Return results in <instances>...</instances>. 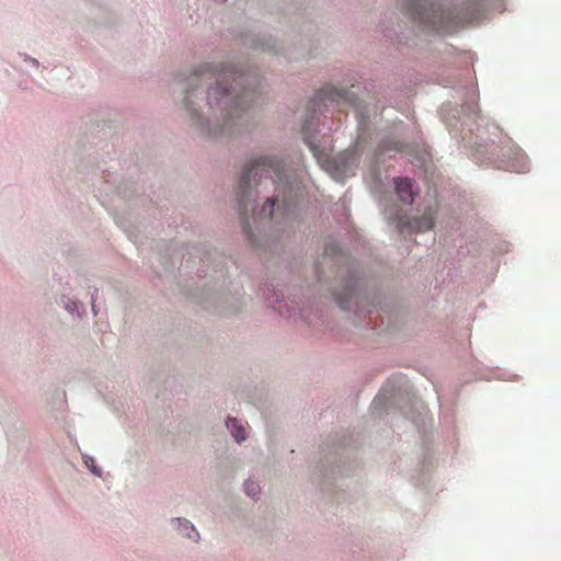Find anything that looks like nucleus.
I'll return each instance as SVG.
<instances>
[{
  "mask_svg": "<svg viewBox=\"0 0 561 561\" xmlns=\"http://www.w3.org/2000/svg\"><path fill=\"white\" fill-rule=\"evenodd\" d=\"M396 194L404 205H411L414 201L415 192L413 182L408 178H398L393 180Z\"/></svg>",
  "mask_w": 561,
  "mask_h": 561,
  "instance_id": "0eeeda50",
  "label": "nucleus"
},
{
  "mask_svg": "<svg viewBox=\"0 0 561 561\" xmlns=\"http://www.w3.org/2000/svg\"><path fill=\"white\" fill-rule=\"evenodd\" d=\"M180 531H182L187 538L190 539H196L198 537V533L194 528V526L191 524V522L184 519H178Z\"/></svg>",
  "mask_w": 561,
  "mask_h": 561,
  "instance_id": "1a4fd4ad",
  "label": "nucleus"
},
{
  "mask_svg": "<svg viewBox=\"0 0 561 561\" xmlns=\"http://www.w3.org/2000/svg\"><path fill=\"white\" fill-rule=\"evenodd\" d=\"M379 176H380V172L378 170H376V167L374 165L371 168V171H370V178L374 180V181H379Z\"/></svg>",
  "mask_w": 561,
  "mask_h": 561,
  "instance_id": "ddd939ff",
  "label": "nucleus"
},
{
  "mask_svg": "<svg viewBox=\"0 0 561 561\" xmlns=\"http://www.w3.org/2000/svg\"><path fill=\"white\" fill-rule=\"evenodd\" d=\"M191 90H187L186 92V96H185V102H186V106L188 107V102H190V94H191Z\"/></svg>",
  "mask_w": 561,
  "mask_h": 561,
  "instance_id": "4468645a",
  "label": "nucleus"
},
{
  "mask_svg": "<svg viewBox=\"0 0 561 561\" xmlns=\"http://www.w3.org/2000/svg\"><path fill=\"white\" fill-rule=\"evenodd\" d=\"M272 173L280 179V161L272 157H260L252 160L241 173L237 194L240 208L239 211L242 219L245 221V228L249 227L245 199L250 195L251 184H257L259 180L263 175L270 176Z\"/></svg>",
  "mask_w": 561,
  "mask_h": 561,
  "instance_id": "f03ea898",
  "label": "nucleus"
},
{
  "mask_svg": "<svg viewBox=\"0 0 561 561\" xmlns=\"http://www.w3.org/2000/svg\"><path fill=\"white\" fill-rule=\"evenodd\" d=\"M216 78V88L208 90L207 99L210 106L225 105L229 118L239 116V110L249 106L255 96V90L245 88L243 84L248 78L232 66L222 67L220 70L210 66H203L190 78L191 81H199Z\"/></svg>",
  "mask_w": 561,
  "mask_h": 561,
  "instance_id": "f257e3e1",
  "label": "nucleus"
},
{
  "mask_svg": "<svg viewBox=\"0 0 561 561\" xmlns=\"http://www.w3.org/2000/svg\"><path fill=\"white\" fill-rule=\"evenodd\" d=\"M227 427L231 431L232 436L234 437V439L238 443L245 440V438H247L245 428L241 425V423L237 419L229 417L227 420Z\"/></svg>",
  "mask_w": 561,
  "mask_h": 561,
  "instance_id": "6e6552de",
  "label": "nucleus"
},
{
  "mask_svg": "<svg viewBox=\"0 0 561 561\" xmlns=\"http://www.w3.org/2000/svg\"><path fill=\"white\" fill-rule=\"evenodd\" d=\"M328 103L336 104L337 106H351L355 104V96L347 90L328 84L318 91L310 104L312 110L316 111L320 105L327 106Z\"/></svg>",
  "mask_w": 561,
  "mask_h": 561,
  "instance_id": "20e7f679",
  "label": "nucleus"
},
{
  "mask_svg": "<svg viewBox=\"0 0 561 561\" xmlns=\"http://www.w3.org/2000/svg\"><path fill=\"white\" fill-rule=\"evenodd\" d=\"M274 206H275V199L268 198L266 201L265 205L262 207L260 215H262L266 218H271L273 215V211H274Z\"/></svg>",
  "mask_w": 561,
  "mask_h": 561,
  "instance_id": "f8f14e48",
  "label": "nucleus"
},
{
  "mask_svg": "<svg viewBox=\"0 0 561 561\" xmlns=\"http://www.w3.org/2000/svg\"><path fill=\"white\" fill-rule=\"evenodd\" d=\"M434 222L435 211L433 208L428 207L420 217H414L412 219L399 217L397 225L401 231L425 232L434 227Z\"/></svg>",
  "mask_w": 561,
  "mask_h": 561,
  "instance_id": "423d86ee",
  "label": "nucleus"
},
{
  "mask_svg": "<svg viewBox=\"0 0 561 561\" xmlns=\"http://www.w3.org/2000/svg\"><path fill=\"white\" fill-rule=\"evenodd\" d=\"M408 12L414 21L436 31L444 28V12L435 3L427 0H411Z\"/></svg>",
  "mask_w": 561,
  "mask_h": 561,
  "instance_id": "7ed1b4c3",
  "label": "nucleus"
},
{
  "mask_svg": "<svg viewBox=\"0 0 561 561\" xmlns=\"http://www.w3.org/2000/svg\"><path fill=\"white\" fill-rule=\"evenodd\" d=\"M270 176L273 179V181L276 183V190L278 191V194L276 196V199H279L280 191L283 194H285V191L287 190V183H283V180L285 178V170L283 167V163L280 162V179H278L275 174H270ZM288 190H291V186H288Z\"/></svg>",
  "mask_w": 561,
  "mask_h": 561,
  "instance_id": "9d476101",
  "label": "nucleus"
},
{
  "mask_svg": "<svg viewBox=\"0 0 561 561\" xmlns=\"http://www.w3.org/2000/svg\"><path fill=\"white\" fill-rule=\"evenodd\" d=\"M306 142L322 169L329 172L334 179L340 180L347 173V154L342 153L335 158H330L324 153V151L319 150V148L311 140L307 139Z\"/></svg>",
  "mask_w": 561,
  "mask_h": 561,
  "instance_id": "39448f33",
  "label": "nucleus"
},
{
  "mask_svg": "<svg viewBox=\"0 0 561 561\" xmlns=\"http://www.w3.org/2000/svg\"><path fill=\"white\" fill-rule=\"evenodd\" d=\"M244 490L249 496L255 497L260 493V485L255 481L248 480L244 483Z\"/></svg>",
  "mask_w": 561,
  "mask_h": 561,
  "instance_id": "9b49d317",
  "label": "nucleus"
}]
</instances>
